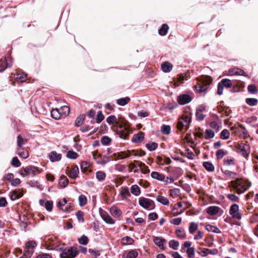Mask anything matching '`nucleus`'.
<instances>
[{"mask_svg": "<svg viewBox=\"0 0 258 258\" xmlns=\"http://www.w3.org/2000/svg\"><path fill=\"white\" fill-rule=\"evenodd\" d=\"M205 228L209 232H212L215 233H221V231L217 227L213 226L210 224L207 225L205 227Z\"/></svg>", "mask_w": 258, "mask_h": 258, "instance_id": "27", "label": "nucleus"}, {"mask_svg": "<svg viewBox=\"0 0 258 258\" xmlns=\"http://www.w3.org/2000/svg\"><path fill=\"white\" fill-rule=\"evenodd\" d=\"M204 168L208 171L212 172L215 170V167L213 164L209 161L204 162L203 164Z\"/></svg>", "mask_w": 258, "mask_h": 258, "instance_id": "31", "label": "nucleus"}, {"mask_svg": "<svg viewBox=\"0 0 258 258\" xmlns=\"http://www.w3.org/2000/svg\"><path fill=\"white\" fill-rule=\"evenodd\" d=\"M59 110L61 115H64L65 116H68L70 114V107L68 106H62L59 109Z\"/></svg>", "mask_w": 258, "mask_h": 258, "instance_id": "39", "label": "nucleus"}, {"mask_svg": "<svg viewBox=\"0 0 258 258\" xmlns=\"http://www.w3.org/2000/svg\"><path fill=\"white\" fill-rule=\"evenodd\" d=\"M69 180L66 176L62 175L59 180V185L62 187H65L68 184Z\"/></svg>", "mask_w": 258, "mask_h": 258, "instance_id": "32", "label": "nucleus"}, {"mask_svg": "<svg viewBox=\"0 0 258 258\" xmlns=\"http://www.w3.org/2000/svg\"><path fill=\"white\" fill-rule=\"evenodd\" d=\"M49 158L51 162H54L59 161L61 159V155L56 151H52L49 155Z\"/></svg>", "mask_w": 258, "mask_h": 258, "instance_id": "18", "label": "nucleus"}, {"mask_svg": "<svg viewBox=\"0 0 258 258\" xmlns=\"http://www.w3.org/2000/svg\"><path fill=\"white\" fill-rule=\"evenodd\" d=\"M103 220L108 224H114L115 220H114L111 217L107 214L102 215Z\"/></svg>", "mask_w": 258, "mask_h": 258, "instance_id": "29", "label": "nucleus"}, {"mask_svg": "<svg viewBox=\"0 0 258 258\" xmlns=\"http://www.w3.org/2000/svg\"><path fill=\"white\" fill-rule=\"evenodd\" d=\"M131 100V99L128 97H125L118 99L116 100V103L118 105L124 106L127 104Z\"/></svg>", "mask_w": 258, "mask_h": 258, "instance_id": "30", "label": "nucleus"}, {"mask_svg": "<svg viewBox=\"0 0 258 258\" xmlns=\"http://www.w3.org/2000/svg\"><path fill=\"white\" fill-rule=\"evenodd\" d=\"M127 123V121L122 117L118 118L116 122V134L122 139H126L130 134L129 126Z\"/></svg>", "mask_w": 258, "mask_h": 258, "instance_id": "2", "label": "nucleus"}, {"mask_svg": "<svg viewBox=\"0 0 258 258\" xmlns=\"http://www.w3.org/2000/svg\"><path fill=\"white\" fill-rule=\"evenodd\" d=\"M220 83L224 87L226 88H230L232 85L231 81L227 79H223Z\"/></svg>", "mask_w": 258, "mask_h": 258, "instance_id": "53", "label": "nucleus"}, {"mask_svg": "<svg viewBox=\"0 0 258 258\" xmlns=\"http://www.w3.org/2000/svg\"><path fill=\"white\" fill-rule=\"evenodd\" d=\"M184 80V77L182 74L178 75L176 81H174V83L173 84L174 87L175 88V87L179 86V84H183Z\"/></svg>", "mask_w": 258, "mask_h": 258, "instance_id": "37", "label": "nucleus"}, {"mask_svg": "<svg viewBox=\"0 0 258 258\" xmlns=\"http://www.w3.org/2000/svg\"><path fill=\"white\" fill-rule=\"evenodd\" d=\"M229 214L234 219L240 220L241 218V214L239 212V207L237 204H233L231 206Z\"/></svg>", "mask_w": 258, "mask_h": 258, "instance_id": "10", "label": "nucleus"}, {"mask_svg": "<svg viewBox=\"0 0 258 258\" xmlns=\"http://www.w3.org/2000/svg\"><path fill=\"white\" fill-rule=\"evenodd\" d=\"M39 171L37 167L28 166L25 168H22L20 170V174L23 176H27L30 175H35L39 173Z\"/></svg>", "mask_w": 258, "mask_h": 258, "instance_id": "7", "label": "nucleus"}, {"mask_svg": "<svg viewBox=\"0 0 258 258\" xmlns=\"http://www.w3.org/2000/svg\"><path fill=\"white\" fill-rule=\"evenodd\" d=\"M180 195V190L178 188H174L170 190V196L173 198L178 197Z\"/></svg>", "mask_w": 258, "mask_h": 258, "instance_id": "46", "label": "nucleus"}, {"mask_svg": "<svg viewBox=\"0 0 258 258\" xmlns=\"http://www.w3.org/2000/svg\"><path fill=\"white\" fill-rule=\"evenodd\" d=\"M228 154V152L226 151H224L223 149H219L218 150L216 153V157L217 159H222L224 156Z\"/></svg>", "mask_w": 258, "mask_h": 258, "instance_id": "44", "label": "nucleus"}, {"mask_svg": "<svg viewBox=\"0 0 258 258\" xmlns=\"http://www.w3.org/2000/svg\"><path fill=\"white\" fill-rule=\"evenodd\" d=\"M191 121L190 115H183L179 119L177 124V128L179 130H182L184 127L187 130L189 126Z\"/></svg>", "mask_w": 258, "mask_h": 258, "instance_id": "5", "label": "nucleus"}, {"mask_svg": "<svg viewBox=\"0 0 258 258\" xmlns=\"http://www.w3.org/2000/svg\"><path fill=\"white\" fill-rule=\"evenodd\" d=\"M18 154L21 157L24 159H26L29 156L28 151L26 149H18Z\"/></svg>", "mask_w": 258, "mask_h": 258, "instance_id": "42", "label": "nucleus"}, {"mask_svg": "<svg viewBox=\"0 0 258 258\" xmlns=\"http://www.w3.org/2000/svg\"><path fill=\"white\" fill-rule=\"evenodd\" d=\"M161 68L163 72L168 73L172 70L173 65L168 61H165L161 64Z\"/></svg>", "mask_w": 258, "mask_h": 258, "instance_id": "20", "label": "nucleus"}, {"mask_svg": "<svg viewBox=\"0 0 258 258\" xmlns=\"http://www.w3.org/2000/svg\"><path fill=\"white\" fill-rule=\"evenodd\" d=\"M134 240L129 236H125L121 239V243L123 245L132 244Z\"/></svg>", "mask_w": 258, "mask_h": 258, "instance_id": "38", "label": "nucleus"}, {"mask_svg": "<svg viewBox=\"0 0 258 258\" xmlns=\"http://www.w3.org/2000/svg\"><path fill=\"white\" fill-rule=\"evenodd\" d=\"M200 253L203 256H206L209 254H215L217 250L213 249V250H210L208 248H200Z\"/></svg>", "mask_w": 258, "mask_h": 258, "instance_id": "26", "label": "nucleus"}, {"mask_svg": "<svg viewBox=\"0 0 258 258\" xmlns=\"http://www.w3.org/2000/svg\"><path fill=\"white\" fill-rule=\"evenodd\" d=\"M17 139V145L19 148H21L22 145L27 142V140L23 139L20 135L18 136Z\"/></svg>", "mask_w": 258, "mask_h": 258, "instance_id": "52", "label": "nucleus"}, {"mask_svg": "<svg viewBox=\"0 0 258 258\" xmlns=\"http://www.w3.org/2000/svg\"><path fill=\"white\" fill-rule=\"evenodd\" d=\"M191 97L187 94H181L177 97V101L179 104L184 105L189 103Z\"/></svg>", "mask_w": 258, "mask_h": 258, "instance_id": "12", "label": "nucleus"}, {"mask_svg": "<svg viewBox=\"0 0 258 258\" xmlns=\"http://www.w3.org/2000/svg\"><path fill=\"white\" fill-rule=\"evenodd\" d=\"M85 114H81L75 120V125L77 126H80L82 125L85 120Z\"/></svg>", "mask_w": 258, "mask_h": 258, "instance_id": "34", "label": "nucleus"}, {"mask_svg": "<svg viewBox=\"0 0 258 258\" xmlns=\"http://www.w3.org/2000/svg\"><path fill=\"white\" fill-rule=\"evenodd\" d=\"M79 173L77 166H73L70 169L68 168L66 170L67 174L71 178L75 179L78 176Z\"/></svg>", "mask_w": 258, "mask_h": 258, "instance_id": "11", "label": "nucleus"}, {"mask_svg": "<svg viewBox=\"0 0 258 258\" xmlns=\"http://www.w3.org/2000/svg\"><path fill=\"white\" fill-rule=\"evenodd\" d=\"M169 246L173 249H177L179 246V242L175 240H172L169 241Z\"/></svg>", "mask_w": 258, "mask_h": 258, "instance_id": "63", "label": "nucleus"}, {"mask_svg": "<svg viewBox=\"0 0 258 258\" xmlns=\"http://www.w3.org/2000/svg\"><path fill=\"white\" fill-rule=\"evenodd\" d=\"M250 181L243 178H237L228 183V187L231 191L235 192L238 195L244 193L251 186Z\"/></svg>", "mask_w": 258, "mask_h": 258, "instance_id": "1", "label": "nucleus"}, {"mask_svg": "<svg viewBox=\"0 0 258 258\" xmlns=\"http://www.w3.org/2000/svg\"><path fill=\"white\" fill-rule=\"evenodd\" d=\"M247 89L248 92L251 94H256L257 90L255 85H249L248 86Z\"/></svg>", "mask_w": 258, "mask_h": 258, "instance_id": "64", "label": "nucleus"}, {"mask_svg": "<svg viewBox=\"0 0 258 258\" xmlns=\"http://www.w3.org/2000/svg\"><path fill=\"white\" fill-rule=\"evenodd\" d=\"M220 208L218 206H210L207 209V212L210 215H215L219 212Z\"/></svg>", "mask_w": 258, "mask_h": 258, "instance_id": "21", "label": "nucleus"}, {"mask_svg": "<svg viewBox=\"0 0 258 258\" xmlns=\"http://www.w3.org/2000/svg\"><path fill=\"white\" fill-rule=\"evenodd\" d=\"M157 201L163 205H168L169 204V200L166 197L158 195L156 198Z\"/></svg>", "mask_w": 258, "mask_h": 258, "instance_id": "28", "label": "nucleus"}, {"mask_svg": "<svg viewBox=\"0 0 258 258\" xmlns=\"http://www.w3.org/2000/svg\"><path fill=\"white\" fill-rule=\"evenodd\" d=\"M144 139V133L143 132H139L137 134H135L133 136L132 141L133 143H141Z\"/></svg>", "mask_w": 258, "mask_h": 258, "instance_id": "17", "label": "nucleus"}, {"mask_svg": "<svg viewBox=\"0 0 258 258\" xmlns=\"http://www.w3.org/2000/svg\"><path fill=\"white\" fill-rule=\"evenodd\" d=\"M90 164L86 161H83L81 164V168L83 172H86L88 171Z\"/></svg>", "mask_w": 258, "mask_h": 258, "instance_id": "49", "label": "nucleus"}, {"mask_svg": "<svg viewBox=\"0 0 258 258\" xmlns=\"http://www.w3.org/2000/svg\"><path fill=\"white\" fill-rule=\"evenodd\" d=\"M199 83L195 86L196 89L199 92L206 91L208 86L212 83V79L209 76H202L197 79Z\"/></svg>", "mask_w": 258, "mask_h": 258, "instance_id": "3", "label": "nucleus"}, {"mask_svg": "<svg viewBox=\"0 0 258 258\" xmlns=\"http://www.w3.org/2000/svg\"><path fill=\"white\" fill-rule=\"evenodd\" d=\"M127 157H128L127 151H121L120 152L114 153L112 155V158L115 160L123 159Z\"/></svg>", "mask_w": 258, "mask_h": 258, "instance_id": "15", "label": "nucleus"}, {"mask_svg": "<svg viewBox=\"0 0 258 258\" xmlns=\"http://www.w3.org/2000/svg\"><path fill=\"white\" fill-rule=\"evenodd\" d=\"M137 165L140 167L141 171L144 174H147L150 172V170L148 167L146 166L144 163L139 161H135Z\"/></svg>", "mask_w": 258, "mask_h": 258, "instance_id": "19", "label": "nucleus"}, {"mask_svg": "<svg viewBox=\"0 0 258 258\" xmlns=\"http://www.w3.org/2000/svg\"><path fill=\"white\" fill-rule=\"evenodd\" d=\"M205 138L206 140L213 138L215 136L214 132L211 129H207L205 131Z\"/></svg>", "mask_w": 258, "mask_h": 258, "instance_id": "43", "label": "nucleus"}, {"mask_svg": "<svg viewBox=\"0 0 258 258\" xmlns=\"http://www.w3.org/2000/svg\"><path fill=\"white\" fill-rule=\"evenodd\" d=\"M36 246V243L35 241L31 240L26 242L24 254L20 258L30 257L34 252V248Z\"/></svg>", "mask_w": 258, "mask_h": 258, "instance_id": "6", "label": "nucleus"}, {"mask_svg": "<svg viewBox=\"0 0 258 258\" xmlns=\"http://www.w3.org/2000/svg\"><path fill=\"white\" fill-rule=\"evenodd\" d=\"M14 76L15 80L18 82L23 83L26 80L27 75L23 73H17L14 75Z\"/></svg>", "mask_w": 258, "mask_h": 258, "instance_id": "24", "label": "nucleus"}, {"mask_svg": "<svg viewBox=\"0 0 258 258\" xmlns=\"http://www.w3.org/2000/svg\"><path fill=\"white\" fill-rule=\"evenodd\" d=\"M139 203L141 207L146 209H152L155 207L153 201L147 198H140Z\"/></svg>", "mask_w": 258, "mask_h": 258, "instance_id": "9", "label": "nucleus"}, {"mask_svg": "<svg viewBox=\"0 0 258 258\" xmlns=\"http://www.w3.org/2000/svg\"><path fill=\"white\" fill-rule=\"evenodd\" d=\"M147 148L150 151L155 150L158 147V144L155 142L147 143L146 145Z\"/></svg>", "mask_w": 258, "mask_h": 258, "instance_id": "47", "label": "nucleus"}, {"mask_svg": "<svg viewBox=\"0 0 258 258\" xmlns=\"http://www.w3.org/2000/svg\"><path fill=\"white\" fill-rule=\"evenodd\" d=\"M51 115L52 118L55 119H59L60 118L61 114L58 109H53L51 111Z\"/></svg>", "mask_w": 258, "mask_h": 258, "instance_id": "33", "label": "nucleus"}, {"mask_svg": "<svg viewBox=\"0 0 258 258\" xmlns=\"http://www.w3.org/2000/svg\"><path fill=\"white\" fill-rule=\"evenodd\" d=\"M84 212L81 211H80V210L78 211L76 213V216H77L78 220L79 222H81L82 223L84 221Z\"/></svg>", "mask_w": 258, "mask_h": 258, "instance_id": "60", "label": "nucleus"}, {"mask_svg": "<svg viewBox=\"0 0 258 258\" xmlns=\"http://www.w3.org/2000/svg\"><path fill=\"white\" fill-rule=\"evenodd\" d=\"M230 137V132L227 129L223 130L220 134V138L222 140H227Z\"/></svg>", "mask_w": 258, "mask_h": 258, "instance_id": "45", "label": "nucleus"}, {"mask_svg": "<svg viewBox=\"0 0 258 258\" xmlns=\"http://www.w3.org/2000/svg\"><path fill=\"white\" fill-rule=\"evenodd\" d=\"M198 224L195 222H191L189 224V232L190 234H193L195 233L198 229Z\"/></svg>", "mask_w": 258, "mask_h": 258, "instance_id": "41", "label": "nucleus"}, {"mask_svg": "<svg viewBox=\"0 0 258 258\" xmlns=\"http://www.w3.org/2000/svg\"><path fill=\"white\" fill-rule=\"evenodd\" d=\"M79 205L84 206L87 204V198L84 195H81L79 197Z\"/></svg>", "mask_w": 258, "mask_h": 258, "instance_id": "62", "label": "nucleus"}, {"mask_svg": "<svg viewBox=\"0 0 258 258\" xmlns=\"http://www.w3.org/2000/svg\"><path fill=\"white\" fill-rule=\"evenodd\" d=\"M22 196L23 194L22 192L14 190L12 192V194L11 196V199L12 200H16L22 197Z\"/></svg>", "mask_w": 258, "mask_h": 258, "instance_id": "40", "label": "nucleus"}, {"mask_svg": "<svg viewBox=\"0 0 258 258\" xmlns=\"http://www.w3.org/2000/svg\"><path fill=\"white\" fill-rule=\"evenodd\" d=\"M131 192L135 196H139L140 194V188L137 185H133L131 187Z\"/></svg>", "mask_w": 258, "mask_h": 258, "instance_id": "50", "label": "nucleus"}, {"mask_svg": "<svg viewBox=\"0 0 258 258\" xmlns=\"http://www.w3.org/2000/svg\"><path fill=\"white\" fill-rule=\"evenodd\" d=\"M106 177V174L104 171H99L96 173V177L99 181L103 180Z\"/></svg>", "mask_w": 258, "mask_h": 258, "instance_id": "51", "label": "nucleus"}, {"mask_svg": "<svg viewBox=\"0 0 258 258\" xmlns=\"http://www.w3.org/2000/svg\"><path fill=\"white\" fill-rule=\"evenodd\" d=\"M228 75L230 76L240 75L248 77V76L247 75H246L245 73L243 70L237 68H234L229 69L228 72Z\"/></svg>", "mask_w": 258, "mask_h": 258, "instance_id": "13", "label": "nucleus"}, {"mask_svg": "<svg viewBox=\"0 0 258 258\" xmlns=\"http://www.w3.org/2000/svg\"><path fill=\"white\" fill-rule=\"evenodd\" d=\"M210 127L215 130L216 131V132H218L219 131V129H220V124L219 123L216 121H212L210 123Z\"/></svg>", "mask_w": 258, "mask_h": 258, "instance_id": "57", "label": "nucleus"}, {"mask_svg": "<svg viewBox=\"0 0 258 258\" xmlns=\"http://www.w3.org/2000/svg\"><path fill=\"white\" fill-rule=\"evenodd\" d=\"M154 242L159 247L162 249H164V244L166 242L165 239L158 237H156L154 238Z\"/></svg>", "mask_w": 258, "mask_h": 258, "instance_id": "22", "label": "nucleus"}, {"mask_svg": "<svg viewBox=\"0 0 258 258\" xmlns=\"http://www.w3.org/2000/svg\"><path fill=\"white\" fill-rule=\"evenodd\" d=\"M151 176L153 179L161 181H163L165 178V176L164 174H161L157 171H153L151 174Z\"/></svg>", "mask_w": 258, "mask_h": 258, "instance_id": "23", "label": "nucleus"}, {"mask_svg": "<svg viewBox=\"0 0 258 258\" xmlns=\"http://www.w3.org/2000/svg\"><path fill=\"white\" fill-rule=\"evenodd\" d=\"M235 164L234 159L233 158H227L224 160V165L226 166L234 165Z\"/></svg>", "mask_w": 258, "mask_h": 258, "instance_id": "56", "label": "nucleus"}, {"mask_svg": "<svg viewBox=\"0 0 258 258\" xmlns=\"http://www.w3.org/2000/svg\"><path fill=\"white\" fill-rule=\"evenodd\" d=\"M118 120H117L116 117L114 115H110L108 116L106 119V121L108 123L110 124H114V127H116V122Z\"/></svg>", "mask_w": 258, "mask_h": 258, "instance_id": "35", "label": "nucleus"}, {"mask_svg": "<svg viewBox=\"0 0 258 258\" xmlns=\"http://www.w3.org/2000/svg\"><path fill=\"white\" fill-rule=\"evenodd\" d=\"M58 251L60 252V258H75L79 253L77 248L74 246L59 247Z\"/></svg>", "mask_w": 258, "mask_h": 258, "instance_id": "4", "label": "nucleus"}, {"mask_svg": "<svg viewBox=\"0 0 258 258\" xmlns=\"http://www.w3.org/2000/svg\"><path fill=\"white\" fill-rule=\"evenodd\" d=\"M161 131L163 134L168 135L170 133L171 127L170 125H163L161 127Z\"/></svg>", "mask_w": 258, "mask_h": 258, "instance_id": "54", "label": "nucleus"}, {"mask_svg": "<svg viewBox=\"0 0 258 258\" xmlns=\"http://www.w3.org/2000/svg\"><path fill=\"white\" fill-rule=\"evenodd\" d=\"M205 115L203 114L202 109H198L196 112V117L198 120H202L204 119Z\"/></svg>", "mask_w": 258, "mask_h": 258, "instance_id": "59", "label": "nucleus"}, {"mask_svg": "<svg viewBox=\"0 0 258 258\" xmlns=\"http://www.w3.org/2000/svg\"><path fill=\"white\" fill-rule=\"evenodd\" d=\"M237 152L243 157H247L250 153L249 146L244 143H238L235 145Z\"/></svg>", "mask_w": 258, "mask_h": 258, "instance_id": "8", "label": "nucleus"}, {"mask_svg": "<svg viewBox=\"0 0 258 258\" xmlns=\"http://www.w3.org/2000/svg\"><path fill=\"white\" fill-rule=\"evenodd\" d=\"M120 194L123 199L130 197L131 195L127 187H121L120 189Z\"/></svg>", "mask_w": 258, "mask_h": 258, "instance_id": "25", "label": "nucleus"}, {"mask_svg": "<svg viewBox=\"0 0 258 258\" xmlns=\"http://www.w3.org/2000/svg\"><path fill=\"white\" fill-rule=\"evenodd\" d=\"M184 212V210L179 209L175 207V206L173 207L171 211V214L172 216H177L180 214H181Z\"/></svg>", "mask_w": 258, "mask_h": 258, "instance_id": "36", "label": "nucleus"}, {"mask_svg": "<svg viewBox=\"0 0 258 258\" xmlns=\"http://www.w3.org/2000/svg\"><path fill=\"white\" fill-rule=\"evenodd\" d=\"M78 242L81 244L86 245L88 243L89 239L86 236L83 235L79 238Z\"/></svg>", "mask_w": 258, "mask_h": 258, "instance_id": "55", "label": "nucleus"}, {"mask_svg": "<svg viewBox=\"0 0 258 258\" xmlns=\"http://www.w3.org/2000/svg\"><path fill=\"white\" fill-rule=\"evenodd\" d=\"M175 234L177 237L183 239L185 237V232L183 229H178L175 231Z\"/></svg>", "mask_w": 258, "mask_h": 258, "instance_id": "48", "label": "nucleus"}, {"mask_svg": "<svg viewBox=\"0 0 258 258\" xmlns=\"http://www.w3.org/2000/svg\"><path fill=\"white\" fill-rule=\"evenodd\" d=\"M138 255V252L135 250H130L126 255V258H136Z\"/></svg>", "mask_w": 258, "mask_h": 258, "instance_id": "61", "label": "nucleus"}, {"mask_svg": "<svg viewBox=\"0 0 258 258\" xmlns=\"http://www.w3.org/2000/svg\"><path fill=\"white\" fill-rule=\"evenodd\" d=\"M246 102L250 106H255L257 103V100L255 98H247L246 99Z\"/></svg>", "mask_w": 258, "mask_h": 258, "instance_id": "58", "label": "nucleus"}, {"mask_svg": "<svg viewBox=\"0 0 258 258\" xmlns=\"http://www.w3.org/2000/svg\"><path fill=\"white\" fill-rule=\"evenodd\" d=\"M111 215L115 218H119L122 215L121 210L115 206L111 207L110 209Z\"/></svg>", "mask_w": 258, "mask_h": 258, "instance_id": "14", "label": "nucleus"}, {"mask_svg": "<svg viewBox=\"0 0 258 258\" xmlns=\"http://www.w3.org/2000/svg\"><path fill=\"white\" fill-rule=\"evenodd\" d=\"M67 204V201L66 199L64 198L62 199L61 202H59L57 204L58 207L64 212H69L72 206L71 205L68 206L64 207Z\"/></svg>", "mask_w": 258, "mask_h": 258, "instance_id": "16", "label": "nucleus"}]
</instances>
